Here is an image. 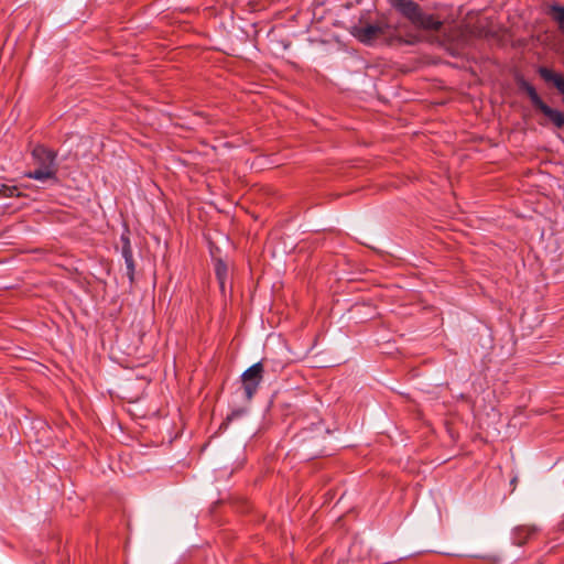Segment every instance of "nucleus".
<instances>
[{"label": "nucleus", "mask_w": 564, "mask_h": 564, "mask_svg": "<svg viewBox=\"0 0 564 564\" xmlns=\"http://www.w3.org/2000/svg\"><path fill=\"white\" fill-rule=\"evenodd\" d=\"M390 30L393 31L390 34L391 39L401 42L402 40L398 33V26H391L386 15H381L376 23L354 26L351 29V34L359 42L364 44H371L380 36L387 35Z\"/></svg>", "instance_id": "2"}, {"label": "nucleus", "mask_w": 564, "mask_h": 564, "mask_svg": "<svg viewBox=\"0 0 564 564\" xmlns=\"http://www.w3.org/2000/svg\"><path fill=\"white\" fill-rule=\"evenodd\" d=\"M531 98L533 104L542 111L543 105H545L542 99L536 95L534 90L531 91Z\"/></svg>", "instance_id": "9"}, {"label": "nucleus", "mask_w": 564, "mask_h": 564, "mask_svg": "<svg viewBox=\"0 0 564 564\" xmlns=\"http://www.w3.org/2000/svg\"><path fill=\"white\" fill-rule=\"evenodd\" d=\"M33 156L35 159L44 160L45 163L40 169H36L33 172L25 173V176L29 178L37 180V181H46L50 178H55L56 175V169H55V154L43 148V147H36L33 150Z\"/></svg>", "instance_id": "3"}, {"label": "nucleus", "mask_w": 564, "mask_h": 564, "mask_svg": "<svg viewBox=\"0 0 564 564\" xmlns=\"http://www.w3.org/2000/svg\"><path fill=\"white\" fill-rule=\"evenodd\" d=\"M126 260H127V263H128V268L132 271L133 270V262H132V258L131 256H127L126 254Z\"/></svg>", "instance_id": "10"}, {"label": "nucleus", "mask_w": 564, "mask_h": 564, "mask_svg": "<svg viewBox=\"0 0 564 564\" xmlns=\"http://www.w3.org/2000/svg\"><path fill=\"white\" fill-rule=\"evenodd\" d=\"M0 195L3 197L19 196L18 188L15 186L1 185Z\"/></svg>", "instance_id": "7"}, {"label": "nucleus", "mask_w": 564, "mask_h": 564, "mask_svg": "<svg viewBox=\"0 0 564 564\" xmlns=\"http://www.w3.org/2000/svg\"><path fill=\"white\" fill-rule=\"evenodd\" d=\"M402 15H404L414 26L423 30L437 31L442 22L433 14L424 13L420 6L413 0H388Z\"/></svg>", "instance_id": "1"}, {"label": "nucleus", "mask_w": 564, "mask_h": 564, "mask_svg": "<svg viewBox=\"0 0 564 564\" xmlns=\"http://www.w3.org/2000/svg\"><path fill=\"white\" fill-rule=\"evenodd\" d=\"M542 112L550 118V120L557 127L564 126V113L560 110L553 109L547 105H543Z\"/></svg>", "instance_id": "5"}, {"label": "nucleus", "mask_w": 564, "mask_h": 564, "mask_svg": "<svg viewBox=\"0 0 564 564\" xmlns=\"http://www.w3.org/2000/svg\"><path fill=\"white\" fill-rule=\"evenodd\" d=\"M226 271H227L226 264L223 261H218L216 264V274H217L221 285H224V279L226 275Z\"/></svg>", "instance_id": "8"}, {"label": "nucleus", "mask_w": 564, "mask_h": 564, "mask_svg": "<svg viewBox=\"0 0 564 564\" xmlns=\"http://www.w3.org/2000/svg\"><path fill=\"white\" fill-rule=\"evenodd\" d=\"M415 41H416V39H415V36H413L412 39L405 40L403 42L406 43V44H413Z\"/></svg>", "instance_id": "11"}, {"label": "nucleus", "mask_w": 564, "mask_h": 564, "mask_svg": "<svg viewBox=\"0 0 564 564\" xmlns=\"http://www.w3.org/2000/svg\"><path fill=\"white\" fill-rule=\"evenodd\" d=\"M263 378V366L257 362L249 367L241 376L245 394L251 400L256 394Z\"/></svg>", "instance_id": "4"}, {"label": "nucleus", "mask_w": 564, "mask_h": 564, "mask_svg": "<svg viewBox=\"0 0 564 564\" xmlns=\"http://www.w3.org/2000/svg\"><path fill=\"white\" fill-rule=\"evenodd\" d=\"M550 14L557 22L560 31L564 33V7L551 4Z\"/></svg>", "instance_id": "6"}]
</instances>
